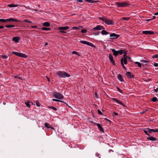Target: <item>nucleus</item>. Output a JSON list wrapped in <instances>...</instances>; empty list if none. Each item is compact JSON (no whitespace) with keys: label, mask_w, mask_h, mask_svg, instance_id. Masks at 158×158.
Segmentation results:
<instances>
[{"label":"nucleus","mask_w":158,"mask_h":158,"mask_svg":"<svg viewBox=\"0 0 158 158\" xmlns=\"http://www.w3.org/2000/svg\"><path fill=\"white\" fill-rule=\"evenodd\" d=\"M4 28V27L3 26H0V29L3 28Z\"/></svg>","instance_id":"63"},{"label":"nucleus","mask_w":158,"mask_h":158,"mask_svg":"<svg viewBox=\"0 0 158 158\" xmlns=\"http://www.w3.org/2000/svg\"><path fill=\"white\" fill-rule=\"evenodd\" d=\"M104 29V27L101 25H98L93 29L94 30H100Z\"/></svg>","instance_id":"8"},{"label":"nucleus","mask_w":158,"mask_h":158,"mask_svg":"<svg viewBox=\"0 0 158 158\" xmlns=\"http://www.w3.org/2000/svg\"><path fill=\"white\" fill-rule=\"evenodd\" d=\"M43 25L45 27H49L50 26V23L48 22H45L43 23Z\"/></svg>","instance_id":"19"},{"label":"nucleus","mask_w":158,"mask_h":158,"mask_svg":"<svg viewBox=\"0 0 158 158\" xmlns=\"http://www.w3.org/2000/svg\"><path fill=\"white\" fill-rule=\"evenodd\" d=\"M30 102L29 101H27V102H25V104L26 106L29 108L30 107V105L29 104Z\"/></svg>","instance_id":"27"},{"label":"nucleus","mask_w":158,"mask_h":158,"mask_svg":"<svg viewBox=\"0 0 158 158\" xmlns=\"http://www.w3.org/2000/svg\"><path fill=\"white\" fill-rule=\"evenodd\" d=\"M12 53L14 54L15 55L17 56H18L21 57L23 58H27V56L25 54L17 52H12Z\"/></svg>","instance_id":"5"},{"label":"nucleus","mask_w":158,"mask_h":158,"mask_svg":"<svg viewBox=\"0 0 158 158\" xmlns=\"http://www.w3.org/2000/svg\"><path fill=\"white\" fill-rule=\"evenodd\" d=\"M80 42L81 43L87 45L92 47H95V46L92 43H90L89 42L86 41H80Z\"/></svg>","instance_id":"6"},{"label":"nucleus","mask_w":158,"mask_h":158,"mask_svg":"<svg viewBox=\"0 0 158 158\" xmlns=\"http://www.w3.org/2000/svg\"><path fill=\"white\" fill-rule=\"evenodd\" d=\"M13 40L16 43H18L19 40V38L18 37H15L13 38Z\"/></svg>","instance_id":"16"},{"label":"nucleus","mask_w":158,"mask_h":158,"mask_svg":"<svg viewBox=\"0 0 158 158\" xmlns=\"http://www.w3.org/2000/svg\"><path fill=\"white\" fill-rule=\"evenodd\" d=\"M78 28H79L78 27H72V29H74V30H77V29H78Z\"/></svg>","instance_id":"46"},{"label":"nucleus","mask_w":158,"mask_h":158,"mask_svg":"<svg viewBox=\"0 0 158 158\" xmlns=\"http://www.w3.org/2000/svg\"><path fill=\"white\" fill-rule=\"evenodd\" d=\"M44 126L45 127H47L48 128H52V127L50 126V124H49L47 123H45L44 124Z\"/></svg>","instance_id":"24"},{"label":"nucleus","mask_w":158,"mask_h":158,"mask_svg":"<svg viewBox=\"0 0 158 158\" xmlns=\"http://www.w3.org/2000/svg\"><path fill=\"white\" fill-rule=\"evenodd\" d=\"M77 2H83V1L82 0H77Z\"/></svg>","instance_id":"56"},{"label":"nucleus","mask_w":158,"mask_h":158,"mask_svg":"<svg viewBox=\"0 0 158 158\" xmlns=\"http://www.w3.org/2000/svg\"><path fill=\"white\" fill-rule=\"evenodd\" d=\"M144 131V132H145V133L147 135H148L149 136V134L148 133V131L147 130H144L143 131Z\"/></svg>","instance_id":"38"},{"label":"nucleus","mask_w":158,"mask_h":158,"mask_svg":"<svg viewBox=\"0 0 158 158\" xmlns=\"http://www.w3.org/2000/svg\"><path fill=\"white\" fill-rule=\"evenodd\" d=\"M47 77V80L48 81V82H49L50 81V79H49V78L48 77Z\"/></svg>","instance_id":"62"},{"label":"nucleus","mask_w":158,"mask_h":158,"mask_svg":"<svg viewBox=\"0 0 158 158\" xmlns=\"http://www.w3.org/2000/svg\"><path fill=\"white\" fill-rule=\"evenodd\" d=\"M42 30L44 31H49L50 30V28L45 27H43L42 28Z\"/></svg>","instance_id":"28"},{"label":"nucleus","mask_w":158,"mask_h":158,"mask_svg":"<svg viewBox=\"0 0 158 158\" xmlns=\"http://www.w3.org/2000/svg\"><path fill=\"white\" fill-rule=\"evenodd\" d=\"M94 97H95L96 98H98V95L96 93L95 94V96Z\"/></svg>","instance_id":"52"},{"label":"nucleus","mask_w":158,"mask_h":158,"mask_svg":"<svg viewBox=\"0 0 158 158\" xmlns=\"http://www.w3.org/2000/svg\"><path fill=\"white\" fill-rule=\"evenodd\" d=\"M97 125L98 126V127L99 128L100 130V131L103 132H104V129L101 126L100 124L99 123H97Z\"/></svg>","instance_id":"18"},{"label":"nucleus","mask_w":158,"mask_h":158,"mask_svg":"<svg viewBox=\"0 0 158 158\" xmlns=\"http://www.w3.org/2000/svg\"><path fill=\"white\" fill-rule=\"evenodd\" d=\"M18 6H19V5H15V4H9L8 5V6L10 7H18Z\"/></svg>","instance_id":"20"},{"label":"nucleus","mask_w":158,"mask_h":158,"mask_svg":"<svg viewBox=\"0 0 158 158\" xmlns=\"http://www.w3.org/2000/svg\"><path fill=\"white\" fill-rule=\"evenodd\" d=\"M140 62L143 63V64H146L148 62V61L144 60H141Z\"/></svg>","instance_id":"29"},{"label":"nucleus","mask_w":158,"mask_h":158,"mask_svg":"<svg viewBox=\"0 0 158 158\" xmlns=\"http://www.w3.org/2000/svg\"><path fill=\"white\" fill-rule=\"evenodd\" d=\"M15 27L14 25H6V27L7 28L14 27Z\"/></svg>","instance_id":"35"},{"label":"nucleus","mask_w":158,"mask_h":158,"mask_svg":"<svg viewBox=\"0 0 158 158\" xmlns=\"http://www.w3.org/2000/svg\"><path fill=\"white\" fill-rule=\"evenodd\" d=\"M142 32L143 34H154L153 32L149 31H143Z\"/></svg>","instance_id":"13"},{"label":"nucleus","mask_w":158,"mask_h":158,"mask_svg":"<svg viewBox=\"0 0 158 158\" xmlns=\"http://www.w3.org/2000/svg\"><path fill=\"white\" fill-rule=\"evenodd\" d=\"M98 113L99 114H102V112L100 111V110H99L98 109Z\"/></svg>","instance_id":"44"},{"label":"nucleus","mask_w":158,"mask_h":158,"mask_svg":"<svg viewBox=\"0 0 158 158\" xmlns=\"http://www.w3.org/2000/svg\"><path fill=\"white\" fill-rule=\"evenodd\" d=\"M18 78L20 79L21 80H23V78L21 77H20V76H18Z\"/></svg>","instance_id":"50"},{"label":"nucleus","mask_w":158,"mask_h":158,"mask_svg":"<svg viewBox=\"0 0 158 158\" xmlns=\"http://www.w3.org/2000/svg\"><path fill=\"white\" fill-rule=\"evenodd\" d=\"M154 15H158V12L155 13L154 14Z\"/></svg>","instance_id":"60"},{"label":"nucleus","mask_w":158,"mask_h":158,"mask_svg":"<svg viewBox=\"0 0 158 158\" xmlns=\"http://www.w3.org/2000/svg\"><path fill=\"white\" fill-rule=\"evenodd\" d=\"M112 51L113 52L114 55L117 56L118 55V51H116L114 49H112Z\"/></svg>","instance_id":"17"},{"label":"nucleus","mask_w":158,"mask_h":158,"mask_svg":"<svg viewBox=\"0 0 158 158\" xmlns=\"http://www.w3.org/2000/svg\"><path fill=\"white\" fill-rule=\"evenodd\" d=\"M101 33L102 35H106L108 34L109 33L105 30H103L101 31Z\"/></svg>","instance_id":"21"},{"label":"nucleus","mask_w":158,"mask_h":158,"mask_svg":"<svg viewBox=\"0 0 158 158\" xmlns=\"http://www.w3.org/2000/svg\"><path fill=\"white\" fill-rule=\"evenodd\" d=\"M112 99L113 100H114V101H115L118 104H120L122 105H123V103H122V102L121 101H120L118 100L116 98H112Z\"/></svg>","instance_id":"15"},{"label":"nucleus","mask_w":158,"mask_h":158,"mask_svg":"<svg viewBox=\"0 0 158 158\" xmlns=\"http://www.w3.org/2000/svg\"><path fill=\"white\" fill-rule=\"evenodd\" d=\"M7 22V19H0V22L6 23Z\"/></svg>","instance_id":"30"},{"label":"nucleus","mask_w":158,"mask_h":158,"mask_svg":"<svg viewBox=\"0 0 158 158\" xmlns=\"http://www.w3.org/2000/svg\"><path fill=\"white\" fill-rule=\"evenodd\" d=\"M13 18H10L8 19H7V21H10V22H12L13 21Z\"/></svg>","instance_id":"36"},{"label":"nucleus","mask_w":158,"mask_h":158,"mask_svg":"<svg viewBox=\"0 0 158 158\" xmlns=\"http://www.w3.org/2000/svg\"><path fill=\"white\" fill-rule=\"evenodd\" d=\"M152 19H146V21H150L151 20H152Z\"/></svg>","instance_id":"59"},{"label":"nucleus","mask_w":158,"mask_h":158,"mask_svg":"<svg viewBox=\"0 0 158 158\" xmlns=\"http://www.w3.org/2000/svg\"><path fill=\"white\" fill-rule=\"evenodd\" d=\"M2 57L4 59H6L8 57V56H5V55H4V56H2Z\"/></svg>","instance_id":"42"},{"label":"nucleus","mask_w":158,"mask_h":158,"mask_svg":"<svg viewBox=\"0 0 158 158\" xmlns=\"http://www.w3.org/2000/svg\"><path fill=\"white\" fill-rule=\"evenodd\" d=\"M118 54H120V55L122 54L123 53H125L123 52V50H119L118 51Z\"/></svg>","instance_id":"31"},{"label":"nucleus","mask_w":158,"mask_h":158,"mask_svg":"<svg viewBox=\"0 0 158 158\" xmlns=\"http://www.w3.org/2000/svg\"><path fill=\"white\" fill-rule=\"evenodd\" d=\"M118 78L121 81H123V78L120 74L118 75Z\"/></svg>","instance_id":"22"},{"label":"nucleus","mask_w":158,"mask_h":158,"mask_svg":"<svg viewBox=\"0 0 158 158\" xmlns=\"http://www.w3.org/2000/svg\"><path fill=\"white\" fill-rule=\"evenodd\" d=\"M154 66L155 67L158 66V63H154Z\"/></svg>","instance_id":"49"},{"label":"nucleus","mask_w":158,"mask_h":158,"mask_svg":"<svg viewBox=\"0 0 158 158\" xmlns=\"http://www.w3.org/2000/svg\"><path fill=\"white\" fill-rule=\"evenodd\" d=\"M72 54H76V55H77L78 56H80L79 54L76 51H73L72 52Z\"/></svg>","instance_id":"32"},{"label":"nucleus","mask_w":158,"mask_h":158,"mask_svg":"<svg viewBox=\"0 0 158 158\" xmlns=\"http://www.w3.org/2000/svg\"><path fill=\"white\" fill-rule=\"evenodd\" d=\"M61 33H65L66 32L65 31H60Z\"/></svg>","instance_id":"64"},{"label":"nucleus","mask_w":158,"mask_h":158,"mask_svg":"<svg viewBox=\"0 0 158 158\" xmlns=\"http://www.w3.org/2000/svg\"><path fill=\"white\" fill-rule=\"evenodd\" d=\"M37 27L36 26H32L31 27L32 28H36Z\"/></svg>","instance_id":"53"},{"label":"nucleus","mask_w":158,"mask_h":158,"mask_svg":"<svg viewBox=\"0 0 158 158\" xmlns=\"http://www.w3.org/2000/svg\"><path fill=\"white\" fill-rule=\"evenodd\" d=\"M147 110H145V111H142V112H140V113H141V114H144V113L145 112V111H147Z\"/></svg>","instance_id":"57"},{"label":"nucleus","mask_w":158,"mask_h":158,"mask_svg":"<svg viewBox=\"0 0 158 158\" xmlns=\"http://www.w3.org/2000/svg\"><path fill=\"white\" fill-rule=\"evenodd\" d=\"M85 1L86 2H88L91 3H93L96 2L95 1H94V0H85Z\"/></svg>","instance_id":"25"},{"label":"nucleus","mask_w":158,"mask_h":158,"mask_svg":"<svg viewBox=\"0 0 158 158\" xmlns=\"http://www.w3.org/2000/svg\"><path fill=\"white\" fill-rule=\"evenodd\" d=\"M99 19L108 25H113L114 24V22L111 20L108 19L104 17H99Z\"/></svg>","instance_id":"2"},{"label":"nucleus","mask_w":158,"mask_h":158,"mask_svg":"<svg viewBox=\"0 0 158 158\" xmlns=\"http://www.w3.org/2000/svg\"><path fill=\"white\" fill-rule=\"evenodd\" d=\"M48 107L49 108H51V109H53L54 110H56V109L55 107H54L49 106Z\"/></svg>","instance_id":"39"},{"label":"nucleus","mask_w":158,"mask_h":158,"mask_svg":"<svg viewBox=\"0 0 158 158\" xmlns=\"http://www.w3.org/2000/svg\"><path fill=\"white\" fill-rule=\"evenodd\" d=\"M36 105L38 107H40V103L39 102H36Z\"/></svg>","instance_id":"41"},{"label":"nucleus","mask_w":158,"mask_h":158,"mask_svg":"<svg viewBox=\"0 0 158 158\" xmlns=\"http://www.w3.org/2000/svg\"><path fill=\"white\" fill-rule=\"evenodd\" d=\"M155 18V16H153L152 17V19H154Z\"/></svg>","instance_id":"61"},{"label":"nucleus","mask_w":158,"mask_h":158,"mask_svg":"<svg viewBox=\"0 0 158 158\" xmlns=\"http://www.w3.org/2000/svg\"><path fill=\"white\" fill-rule=\"evenodd\" d=\"M96 156L98 157H99V158H100V157L99 156V154H96Z\"/></svg>","instance_id":"58"},{"label":"nucleus","mask_w":158,"mask_h":158,"mask_svg":"<svg viewBox=\"0 0 158 158\" xmlns=\"http://www.w3.org/2000/svg\"><path fill=\"white\" fill-rule=\"evenodd\" d=\"M123 58H121V64L122 65V66H123V68L125 69H126V68L125 67V66H124V64L123 63Z\"/></svg>","instance_id":"26"},{"label":"nucleus","mask_w":158,"mask_h":158,"mask_svg":"<svg viewBox=\"0 0 158 158\" xmlns=\"http://www.w3.org/2000/svg\"><path fill=\"white\" fill-rule=\"evenodd\" d=\"M13 21L19 22V21L17 19H14Z\"/></svg>","instance_id":"55"},{"label":"nucleus","mask_w":158,"mask_h":158,"mask_svg":"<svg viewBox=\"0 0 158 158\" xmlns=\"http://www.w3.org/2000/svg\"><path fill=\"white\" fill-rule=\"evenodd\" d=\"M109 58L110 62L114 65H115V63L113 59V57L111 54L109 55Z\"/></svg>","instance_id":"11"},{"label":"nucleus","mask_w":158,"mask_h":158,"mask_svg":"<svg viewBox=\"0 0 158 158\" xmlns=\"http://www.w3.org/2000/svg\"><path fill=\"white\" fill-rule=\"evenodd\" d=\"M123 20H128L130 19L129 17H123L122 19Z\"/></svg>","instance_id":"34"},{"label":"nucleus","mask_w":158,"mask_h":158,"mask_svg":"<svg viewBox=\"0 0 158 158\" xmlns=\"http://www.w3.org/2000/svg\"><path fill=\"white\" fill-rule=\"evenodd\" d=\"M115 3L118 7H125L126 6L130 7L132 6L131 4L125 1L122 2H116Z\"/></svg>","instance_id":"1"},{"label":"nucleus","mask_w":158,"mask_h":158,"mask_svg":"<svg viewBox=\"0 0 158 158\" xmlns=\"http://www.w3.org/2000/svg\"><path fill=\"white\" fill-rule=\"evenodd\" d=\"M146 130H148V133H151L152 132H158V129H149L147 128Z\"/></svg>","instance_id":"10"},{"label":"nucleus","mask_w":158,"mask_h":158,"mask_svg":"<svg viewBox=\"0 0 158 158\" xmlns=\"http://www.w3.org/2000/svg\"><path fill=\"white\" fill-rule=\"evenodd\" d=\"M24 22H27V23H31V22L29 20H24Z\"/></svg>","instance_id":"45"},{"label":"nucleus","mask_w":158,"mask_h":158,"mask_svg":"<svg viewBox=\"0 0 158 158\" xmlns=\"http://www.w3.org/2000/svg\"><path fill=\"white\" fill-rule=\"evenodd\" d=\"M126 53H124V55L123 56V57H122V58L123 59V63L124 62V64H126L127 63V58L128 57L129 58H130V57L128 56H126Z\"/></svg>","instance_id":"7"},{"label":"nucleus","mask_w":158,"mask_h":158,"mask_svg":"<svg viewBox=\"0 0 158 158\" xmlns=\"http://www.w3.org/2000/svg\"><path fill=\"white\" fill-rule=\"evenodd\" d=\"M117 89H118V91H119V92H120L121 93H122V92H121V90L119 88H118L117 87Z\"/></svg>","instance_id":"51"},{"label":"nucleus","mask_w":158,"mask_h":158,"mask_svg":"<svg viewBox=\"0 0 158 158\" xmlns=\"http://www.w3.org/2000/svg\"><path fill=\"white\" fill-rule=\"evenodd\" d=\"M57 75L60 78L69 77L70 75L64 71H58L56 73Z\"/></svg>","instance_id":"3"},{"label":"nucleus","mask_w":158,"mask_h":158,"mask_svg":"<svg viewBox=\"0 0 158 158\" xmlns=\"http://www.w3.org/2000/svg\"><path fill=\"white\" fill-rule=\"evenodd\" d=\"M110 36L112 37L113 39H116L119 37V35L115 33H113L110 34Z\"/></svg>","instance_id":"12"},{"label":"nucleus","mask_w":158,"mask_h":158,"mask_svg":"<svg viewBox=\"0 0 158 158\" xmlns=\"http://www.w3.org/2000/svg\"><path fill=\"white\" fill-rule=\"evenodd\" d=\"M69 28L68 26H65L63 27H59L58 29L59 30H66Z\"/></svg>","instance_id":"14"},{"label":"nucleus","mask_w":158,"mask_h":158,"mask_svg":"<svg viewBox=\"0 0 158 158\" xmlns=\"http://www.w3.org/2000/svg\"><path fill=\"white\" fill-rule=\"evenodd\" d=\"M152 100L154 102L156 101H157V98L156 97H154L152 99Z\"/></svg>","instance_id":"37"},{"label":"nucleus","mask_w":158,"mask_h":158,"mask_svg":"<svg viewBox=\"0 0 158 158\" xmlns=\"http://www.w3.org/2000/svg\"><path fill=\"white\" fill-rule=\"evenodd\" d=\"M154 90L156 92H157L158 91V88H156V89H154Z\"/></svg>","instance_id":"47"},{"label":"nucleus","mask_w":158,"mask_h":158,"mask_svg":"<svg viewBox=\"0 0 158 158\" xmlns=\"http://www.w3.org/2000/svg\"><path fill=\"white\" fill-rule=\"evenodd\" d=\"M126 75L127 77L129 78L132 79L134 77L133 75L130 72H127L126 74Z\"/></svg>","instance_id":"9"},{"label":"nucleus","mask_w":158,"mask_h":158,"mask_svg":"<svg viewBox=\"0 0 158 158\" xmlns=\"http://www.w3.org/2000/svg\"><path fill=\"white\" fill-rule=\"evenodd\" d=\"M52 100L53 101H56V102H58L59 101V100L56 99H52Z\"/></svg>","instance_id":"48"},{"label":"nucleus","mask_w":158,"mask_h":158,"mask_svg":"<svg viewBox=\"0 0 158 158\" xmlns=\"http://www.w3.org/2000/svg\"><path fill=\"white\" fill-rule=\"evenodd\" d=\"M113 113L115 116H117L118 114L117 113H116L115 112H113Z\"/></svg>","instance_id":"54"},{"label":"nucleus","mask_w":158,"mask_h":158,"mask_svg":"<svg viewBox=\"0 0 158 158\" xmlns=\"http://www.w3.org/2000/svg\"><path fill=\"white\" fill-rule=\"evenodd\" d=\"M152 57L153 58H158V55H157V54L153 56Z\"/></svg>","instance_id":"43"},{"label":"nucleus","mask_w":158,"mask_h":158,"mask_svg":"<svg viewBox=\"0 0 158 158\" xmlns=\"http://www.w3.org/2000/svg\"><path fill=\"white\" fill-rule=\"evenodd\" d=\"M135 64H137L139 67H141V64L140 62H135Z\"/></svg>","instance_id":"33"},{"label":"nucleus","mask_w":158,"mask_h":158,"mask_svg":"<svg viewBox=\"0 0 158 158\" xmlns=\"http://www.w3.org/2000/svg\"><path fill=\"white\" fill-rule=\"evenodd\" d=\"M52 94L55 98L59 99H62L64 98L63 96L61 94L58 92H53Z\"/></svg>","instance_id":"4"},{"label":"nucleus","mask_w":158,"mask_h":158,"mask_svg":"<svg viewBox=\"0 0 158 158\" xmlns=\"http://www.w3.org/2000/svg\"><path fill=\"white\" fill-rule=\"evenodd\" d=\"M148 139L152 141H155L156 140V138L155 137L151 136L150 137L148 138Z\"/></svg>","instance_id":"23"},{"label":"nucleus","mask_w":158,"mask_h":158,"mask_svg":"<svg viewBox=\"0 0 158 158\" xmlns=\"http://www.w3.org/2000/svg\"><path fill=\"white\" fill-rule=\"evenodd\" d=\"M87 32V30L85 29H82L81 31V32L82 33H86Z\"/></svg>","instance_id":"40"}]
</instances>
